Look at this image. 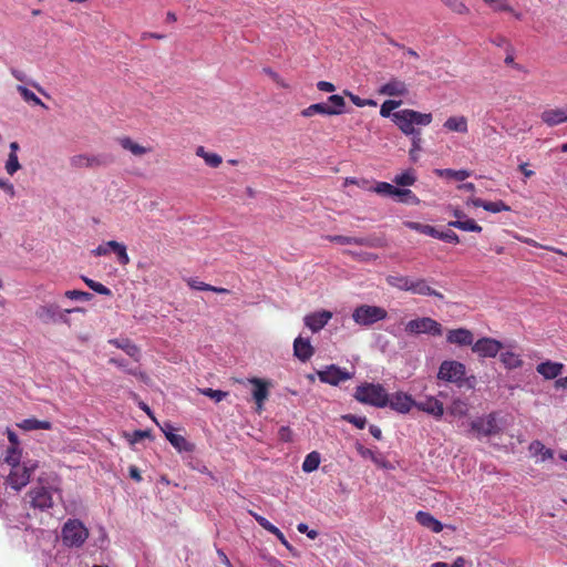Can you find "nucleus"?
Here are the masks:
<instances>
[{"instance_id": "obj_1", "label": "nucleus", "mask_w": 567, "mask_h": 567, "mask_svg": "<svg viewBox=\"0 0 567 567\" xmlns=\"http://www.w3.org/2000/svg\"><path fill=\"white\" fill-rule=\"evenodd\" d=\"M432 120L431 113H421L411 109L396 111L392 114V121L405 135L419 133L420 130L415 128V125L427 126L432 123Z\"/></svg>"}, {"instance_id": "obj_2", "label": "nucleus", "mask_w": 567, "mask_h": 567, "mask_svg": "<svg viewBox=\"0 0 567 567\" xmlns=\"http://www.w3.org/2000/svg\"><path fill=\"white\" fill-rule=\"evenodd\" d=\"M357 401L375 408H385L389 403V394L379 383H363L355 389Z\"/></svg>"}, {"instance_id": "obj_3", "label": "nucleus", "mask_w": 567, "mask_h": 567, "mask_svg": "<svg viewBox=\"0 0 567 567\" xmlns=\"http://www.w3.org/2000/svg\"><path fill=\"white\" fill-rule=\"evenodd\" d=\"M62 542L68 547H81L89 538V530L79 519H69L61 530Z\"/></svg>"}, {"instance_id": "obj_4", "label": "nucleus", "mask_w": 567, "mask_h": 567, "mask_svg": "<svg viewBox=\"0 0 567 567\" xmlns=\"http://www.w3.org/2000/svg\"><path fill=\"white\" fill-rule=\"evenodd\" d=\"M388 311L379 306L360 305L352 311V320L362 327H370L379 321L385 320Z\"/></svg>"}, {"instance_id": "obj_5", "label": "nucleus", "mask_w": 567, "mask_h": 567, "mask_svg": "<svg viewBox=\"0 0 567 567\" xmlns=\"http://www.w3.org/2000/svg\"><path fill=\"white\" fill-rule=\"evenodd\" d=\"M405 332L409 334L425 333L433 337H439L443 333V327L439 321L430 317H422L412 319L406 322Z\"/></svg>"}, {"instance_id": "obj_6", "label": "nucleus", "mask_w": 567, "mask_h": 567, "mask_svg": "<svg viewBox=\"0 0 567 567\" xmlns=\"http://www.w3.org/2000/svg\"><path fill=\"white\" fill-rule=\"evenodd\" d=\"M470 426L477 439L496 435L501 432L495 412L476 417L471 422Z\"/></svg>"}, {"instance_id": "obj_7", "label": "nucleus", "mask_w": 567, "mask_h": 567, "mask_svg": "<svg viewBox=\"0 0 567 567\" xmlns=\"http://www.w3.org/2000/svg\"><path fill=\"white\" fill-rule=\"evenodd\" d=\"M465 373L466 368L462 362L445 360L440 364L437 379L450 383H460L463 381Z\"/></svg>"}, {"instance_id": "obj_8", "label": "nucleus", "mask_w": 567, "mask_h": 567, "mask_svg": "<svg viewBox=\"0 0 567 567\" xmlns=\"http://www.w3.org/2000/svg\"><path fill=\"white\" fill-rule=\"evenodd\" d=\"M113 162V157L105 154L91 155V154H76L70 157V165L72 168H97L106 166Z\"/></svg>"}, {"instance_id": "obj_9", "label": "nucleus", "mask_w": 567, "mask_h": 567, "mask_svg": "<svg viewBox=\"0 0 567 567\" xmlns=\"http://www.w3.org/2000/svg\"><path fill=\"white\" fill-rule=\"evenodd\" d=\"M37 467V463L31 461L24 462L23 465L18 464L13 466L8 475L9 485L14 489L20 491L30 482L31 473Z\"/></svg>"}, {"instance_id": "obj_10", "label": "nucleus", "mask_w": 567, "mask_h": 567, "mask_svg": "<svg viewBox=\"0 0 567 567\" xmlns=\"http://www.w3.org/2000/svg\"><path fill=\"white\" fill-rule=\"evenodd\" d=\"M503 349V343L494 338L484 337L475 341L472 351L480 358H495Z\"/></svg>"}, {"instance_id": "obj_11", "label": "nucleus", "mask_w": 567, "mask_h": 567, "mask_svg": "<svg viewBox=\"0 0 567 567\" xmlns=\"http://www.w3.org/2000/svg\"><path fill=\"white\" fill-rule=\"evenodd\" d=\"M27 496L29 498L30 505L34 508L44 511L53 506L52 494L50 489L44 486H37L31 488Z\"/></svg>"}, {"instance_id": "obj_12", "label": "nucleus", "mask_w": 567, "mask_h": 567, "mask_svg": "<svg viewBox=\"0 0 567 567\" xmlns=\"http://www.w3.org/2000/svg\"><path fill=\"white\" fill-rule=\"evenodd\" d=\"M317 374L322 383H328L331 385H338L341 382L348 381L352 378V374L349 373L346 369H341L334 364L327 367L322 371H318Z\"/></svg>"}, {"instance_id": "obj_13", "label": "nucleus", "mask_w": 567, "mask_h": 567, "mask_svg": "<svg viewBox=\"0 0 567 567\" xmlns=\"http://www.w3.org/2000/svg\"><path fill=\"white\" fill-rule=\"evenodd\" d=\"M388 405L398 413L406 414L415 408V400L410 394L398 391L389 395Z\"/></svg>"}, {"instance_id": "obj_14", "label": "nucleus", "mask_w": 567, "mask_h": 567, "mask_svg": "<svg viewBox=\"0 0 567 567\" xmlns=\"http://www.w3.org/2000/svg\"><path fill=\"white\" fill-rule=\"evenodd\" d=\"M446 342L460 347H472L474 343V334L466 328L451 329L446 333Z\"/></svg>"}, {"instance_id": "obj_15", "label": "nucleus", "mask_w": 567, "mask_h": 567, "mask_svg": "<svg viewBox=\"0 0 567 567\" xmlns=\"http://www.w3.org/2000/svg\"><path fill=\"white\" fill-rule=\"evenodd\" d=\"M330 241L337 243L340 245H358V246H367V247H380V240L378 238L371 237H350L342 235H334L327 237Z\"/></svg>"}, {"instance_id": "obj_16", "label": "nucleus", "mask_w": 567, "mask_h": 567, "mask_svg": "<svg viewBox=\"0 0 567 567\" xmlns=\"http://www.w3.org/2000/svg\"><path fill=\"white\" fill-rule=\"evenodd\" d=\"M165 437L167 441L178 451V452H193L194 444L188 442L183 435L174 433V429L171 424L166 423L165 427H162Z\"/></svg>"}, {"instance_id": "obj_17", "label": "nucleus", "mask_w": 567, "mask_h": 567, "mask_svg": "<svg viewBox=\"0 0 567 567\" xmlns=\"http://www.w3.org/2000/svg\"><path fill=\"white\" fill-rule=\"evenodd\" d=\"M415 408L435 419H440L444 414L443 403L434 396H426L424 400L415 401Z\"/></svg>"}, {"instance_id": "obj_18", "label": "nucleus", "mask_w": 567, "mask_h": 567, "mask_svg": "<svg viewBox=\"0 0 567 567\" xmlns=\"http://www.w3.org/2000/svg\"><path fill=\"white\" fill-rule=\"evenodd\" d=\"M332 318V312L322 310L309 313L305 317V324L312 331H320Z\"/></svg>"}, {"instance_id": "obj_19", "label": "nucleus", "mask_w": 567, "mask_h": 567, "mask_svg": "<svg viewBox=\"0 0 567 567\" xmlns=\"http://www.w3.org/2000/svg\"><path fill=\"white\" fill-rule=\"evenodd\" d=\"M565 365L560 362H554L550 360L540 362L536 367L537 373H539L545 380H554L558 378Z\"/></svg>"}, {"instance_id": "obj_20", "label": "nucleus", "mask_w": 567, "mask_h": 567, "mask_svg": "<svg viewBox=\"0 0 567 567\" xmlns=\"http://www.w3.org/2000/svg\"><path fill=\"white\" fill-rule=\"evenodd\" d=\"M293 354L300 361L306 362L315 354V348L309 339L297 337L293 341Z\"/></svg>"}, {"instance_id": "obj_21", "label": "nucleus", "mask_w": 567, "mask_h": 567, "mask_svg": "<svg viewBox=\"0 0 567 567\" xmlns=\"http://www.w3.org/2000/svg\"><path fill=\"white\" fill-rule=\"evenodd\" d=\"M467 205H473L474 207H482L486 212L494 213V214L511 210V207L507 204H505L503 200L486 202L478 197H471L467 200Z\"/></svg>"}, {"instance_id": "obj_22", "label": "nucleus", "mask_w": 567, "mask_h": 567, "mask_svg": "<svg viewBox=\"0 0 567 567\" xmlns=\"http://www.w3.org/2000/svg\"><path fill=\"white\" fill-rule=\"evenodd\" d=\"M35 316L44 323L54 322L56 320H65L64 313L60 312L56 305H45L37 309Z\"/></svg>"}, {"instance_id": "obj_23", "label": "nucleus", "mask_w": 567, "mask_h": 567, "mask_svg": "<svg viewBox=\"0 0 567 567\" xmlns=\"http://www.w3.org/2000/svg\"><path fill=\"white\" fill-rule=\"evenodd\" d=\"M409 92L406 84L399 79H391L388 83L383 84L379 93L388 96H404Z\"/></svg>"}, {"instance_id": "obj_24", "label": "nucleus", "mask_w": 567, "mask_h": 567, "mask_svg": "<svg viewBox=\"0 0 567 567\" xmlns=\"http://www.w3.org/2000/svg\"><path fill=\"white\" fill-rule=\"evenodd\" d=\"M250 383L255 386L252 396L257 404V410L260 412L265 400L268 398V383L258 378L250 379Z\"/></svg>"}, {"instance_id": "obj_25", "label": "nucleus", "mask_w": 567, "mask_h": 567, "mask_svg": "<svg viewBox=\"0 0 567 567\" xmlns=\"http://www.w3.org/2000/svg\"><path fill=\"white\" fill-rule=\"evenodd\" d=\"M109 343L123 350L127 355H130L132 359H134V361H136V362L140 361V358H141L140 348L135 343H133L130 339H127V338L111 339V340H109Z\"/></svg>"}, {"instance_id": "obj_26", "label": "nucleus", "mask_w": 567, "mask_h": 567, "mask_svg": "<svg viewBox=\"0 0 567 567\" xmlns=\"http://www.w3.org/2000/svg\"><path fill=\"white\" fill-rule=\"evenodd\" d=\"M564 112L561 107L545 109L540 113V120L549 127L565 123Z\"/></svg>"}, {"instance_id": "obj_27", "label": "nucleus", "mask_w": 567, "mask_h": 567, "mask_svg": "<svg viewBox=\"0 0 567 567\" xmlns=\"http://www.w3.org/2000/svg\"><path fill=\"white\" fill-rule=\"evenodd\" d=\"M412 293L420 295V296H433L439 299H443V293L436 291L435 289L431 288L427 285V281L425 279H416L411 280L410 289Z\"/></svg>"}, {"instance_id": "obj_28", "label": "nucleus", "mask_w": 567, "mask_h": 567, "mask_svg": "<svg viewBox=\"0 0 567 567\" xmlns=\"http://www.w3.org/2000/svg\"><path fill=\"white\" fill-rule=\"evenodd\" d=\"M447 132L465 134L468 131L467 118L464 115L450 116L443 124Z\"/></svg>"}, {"instance_id": "obj_29", "label": "nucleus", "mask_w": 567, "mask_h": 567, "mask_svg": "<svg viewBox=\"0 0 567 567\" xmlns=\"http://www.w3.org/2000/svg\"><path fill=\"white\" fill-rule=\"evenodd\" d=\"M416 520L424 527L431 529L434 533H440L443 529V525L440 520L434 518L431 514L426 512H417Z\"/></svg>"}, {"instance_id": "obj_30", "label": "nucleus", "mask_w": 567, "mask_h": 567, "mask_svg": "<svg viewBox=\"0 0 567 567\" xmlns=\"http://www.w3.org/2000/svg\"><path fill=\"white\" fill-rule=\"evenodd\" d=\"M118 143L124 150L130 151L132 154H134L136 156H142L152 151L148 147H144V146L137 144L128 136L118 138Z\"/></svg>"}, {"instance_id": "obj_31", "label": "nucleus", "mask_w": 567, "mask_h": 567, "mask_svg": "<svg viewBox=\"0 0 567 567\" xmlns=\"http://www.w3.org/2000/svg\"><path fill=\"white\" fill-rule=\"evenodd\" d=\"M18 426L24 431H34V430H51L52 423L47 420H38L34 417L25 419Z\"/></svg>"}, {"instance_id": "obj_32", "label": "nucleus", "mask_w": 567, "mask_h": 567, "mask_svg": "<svg viewBox=\"0 0 567 567\" xmlns=\"http://www.w3.org/2000/svg\"><path fill=\"white\" fill-rule=\"evenodd\" d=\"M499 360L508 370L518 369L523 365L520 355L512 351L501 352Z\"/></svg>"}, {"instance_id": "obj_33", "label": "nucleus", "mask_w": 567, "mask_h": 567, "mask_svg": "<svg viewBox=\"0 0 567 567\" xmlns=\"http://www.w3.org/2000/svg\"><path fill=\"white\" fill-rule=\"evenodd\" d=\"M369 190L384 197H395L398 195L399 187L386 182H377L374 186L369 188Z\"/></svg>"}, {"instance_id": "obj_34", "label": "nucleus", "mask_w": 567, "mask_h": 567, "mask_svg": "<svg viewBox=\"0 0 567 567\" xmlns=\"http://www.w3.org/2000/svg\"><path fill=\"white\" fill-rule=\"evenodd\" d=\"M195 153L198 157H202L209 167L216 168L223 163L220 155L207 152L204 146H198Z\"/></svg>"}, {"instance_id": "obj_35", "label": "nucleus", "mask_w": 567, "mask_h": 567, "mask_svg": "<svg viewBox=\"0 0 567 567\" xmlns=\"http://www.w3.org/2000/svg\"><path fill=\"white\" fill-rule=\"evenodd\" d=\"M416 179L415 171L413 168H409L403 173L395 175L393 183L400 186V188H404L414 185Z\"/></svg>"}, {"instance_id": "obj_36", "label": "nucleus", "mask_w": 567, "mask_h": 567, "mask_svg": "<svg viewBox=\"0 0 567 567\" xmlns=\"http://www.w3.org/2000/svg\"><path fill=\"white\" fill-rule=\"evenodd\" d=\"M329 115H340L344 113L346 101L343 96L333 94L327 101Z\"/></svg>"}, {"instance_id": "obj_37", "label": "nucleus", "mask_w": 567, "mask_h": 567, "mask_svg": "<svg viewBox=\"0 0 567 567\" xmlns=\"http://www.w3.org/2000/svg\"><path fill=\"white\" fill-rule=\"evenodd\" d=\"M450 227L457 228L464 231H474V233H481L482 227L471 218L463 219V220H451L447 224Z\"/></svg>"}, {"instance_id": "obj_38", "label": "nucleus", "mask_w": 567, "mask_h": 567, "mask_svg": "<svg viewBox=\"0 0 567 567\" xmlns=\"http://www.w3.org/2000/svg\"><path fill=\"white\" fill-rule=\"evenodd\" d=\"M447 411L455 417H463L468 413V404L464 400L455 399L452 401Z\"/></svg>"}, {"instance_id": "obj_39", "label": "nucleus", "mask_w": 567, "mask_h": 567, "mask_svg": "<svg viewBox=\"0 0 567 567\" xmlns=\"http://www.w3.org/2000/svg\"><path fill=\"white\" fill-rule=\"evenodd\" d=\"M320 465V454L317 451L310 452L303 463H302V471L306 473H311L316 471Z\"/></svg>"}, {"instance_id": "obj_40", "label": "nucleus", "mask_w": 567, "mask_h": 567, "mask_svg": "<svg viewBox=\"0 0 567 567\" xmlns=\"http://www.w3.org/2000/svg\"><path fill=\"white\" fill-rule=\"evenodd\" d=\"M398 202L410 205H419L421 203L420 198L408 188H400L398 190V195L395 196Z\"/></svg>"}, {"instance_id": "obj_41", "label": "nucleus", "mask_w": 567, "mask_h": 567, "mask_svg": "<svg viewBox=\"0 0 567 567\" xmlns=\"http://www.w3.org/2000/svg\"><path fill=\"white\" fill-rule=\"evenodd\" d=\"M316 114L329 115L328 104L327 103H316V104L309 105L308 107H306L301 111V115L303 117H311Z\"/></svg>"}, {"instance_id": "obj_42", "label": "nucleus", "mask_w": 567, "mask_h": 567, "mask_svg": "<svg viewBox=\"0 0 567 567\" xmlns=\"http://www.w3.org/2000/svg\"><path fill=\"white\" fill-rule=\"evenodd\" d=\"M403 224L405 227H408L412 230L431 236L433 238L436 235V228L431 225H425V224H421V223H416V221H404Z\"/></svg>"}, {"instance_id": "obj_43", "label": "nucleus", "mask_w": 567, "mask_h": 567, "mask_svg": "<svg viewBox=\"0 0 567 567\" xmlns=\"http://www.w3.org/2000/svg\"><path fill=\"white\" fill-rule=\"evenodd\" d=\"M441 2L456 14L470 13V8L462 0H441Z\"/></svg>"}, {"instance_id": "obj_44", "label": "nucleus", "mask_w": 567, "mask_h": 567, "mask_svg": "<svg viewBox=\"0 0 567 567\" xmlns=\"http://www.w3.org/2000/svg\"><path fill=\"white\" fill-rule=\"evenodd\" d=\"M411 280L409 277L406 276H389L386 278V282L394 287V288H398L400 290H405V291H409L410 289V285H411Z\"/></svg>"}, {"instance_id": "obj_45", "label": "nucleus", "mask_w": 567, "mask_h": 567, "mask_svg": "<svg viewBox=\"0 0 567 567\" xmlns=\"http://www.w3.org/2000/svg\"><path fill=\"white\" fill-rule=\"evenodd\" d=\"M17 90L24 101L32 102L34 105H39L43 109H47V105L28 87L18 85Z\"/></svg>"}, {"instance_id": "obj_46", "label": "nucleus", "mask_w": 567, "mask_h": 567, "mask_svg": "<svg viewBox=\"0 0 567 567\" xmlns=\"http://www.w3.org/2000/svg\"><path fill=\"white\" fill-rule=\"evenodd\" d=\"M436 174L439 176L454 178L455 181H460V182L465 181L470 176V173L465 169L454 171L451 168L437 169Z\"/></svg>"}, {"instance_id": "obj_47", "label": "nucleus", "mask_w": 567, "mask_h": 567, "mask_svg": "<svg viewBox=\"0 0 567 567\" xmlns=\"http://www.w3.org/2000/svg\"><path fill=\"white\" fill-rule=\"evenodd\" d=\"M109 363L114 364L118 368H122L126 373H128L131 375L140 377L141 379H144V373L141 372L138 368H127L126 361L124 359L111 358L109 360Z\"/></svg>"}, {"instance_id": "obj_48", "label": "nucleus", "mask_w": 567, "mask_h": 567, "mask_svg": "<svg viewBox=\"0 0 567 567\" xmlns=\"http://www.w3.org/2000/svg\"><path fill=\"white\" fill-rule=\"evenodd\" d=\"M486 3L492 10L496 12H513L514 9L508 3L507 0H482Z\"/></svg>"}, {"instance_id": "obj_49", "label": "nucleus", "mask_w": 567, "mask_h": 567, "mask_svg": "<svg viewBox=\"0 0 567 567\" xmlns=\"http://www.w3.org/2000/svg\"><path fill=\"white\" fill-rule=\"evenodd\" d=\"M402 104V101H395V100H386L382 103L380 107V115L382 117H391L394 113L393 110L398 109Z\"/></svg>"}, {"instance_id": "obj_50", "label": "nucleus", "mask_w": 567, "mask_h": 567, "mask_svg": "<svg viewBox=\"0 0 567 567\" xmlns=\"http://www.w3.org/2000/svg\"><path fill=\"white\" fill-rule=\"evenodd\" d=\"M82 279L86 284V286L90 289H92L93 291H95L100 295H103V296L112 295V291L106 286L102 285L101 282L94 281L87 277H83Z\"/></svg>"}, {"instance_id": "obj_51", "label": "nucleus", "mask_w": 567, "mask_h": 567, "mask_svg": "<svg viewBox=\"0 0 567 567\" xmlns=\"http://www.w3.org/2000/svg\"><path fill=\"white\" fill-rule=\"evenodd\" d=\"M199 392L203 395L210 398L215 402H220L221 400L228 396V392L221 390H214L210 388L199 389Z\"/></svg>"}, {"instance_id": "obj_52", "label": "nucleus", "mask_w": 567, "mask_h": 567, "mask_svg": "<svg viewBox=\"0 0 567 567\" xmlns=\"http://www.w3.org/2000/svg\"><path fill=\"white\" fill-rule=\"evenodd\" d=\"M434 238L450 243V244H458L460 243V237L453 230L440 231L436 229V235L434 236Z\"/></svg>"}, {"instance_id": "obj_53", "label": "nucleus", "mask_w": 567, "mask_h": 567, "mask_svg": "<svg viewBox=\"0 0 567 567\" xmlns=\"http://www.w3.org/2000/svg\"><path fill=\"white\" fill-rule=\"evenodd\" d=\"M21 168L17 154H9L6 162V171L9 175H13Z\"/></svg>"}, {"instance_id": "obj_54", "label": "nucleus", "mask_w": 567, "mask_h": 567, "mask_svg": "<svg viewBox=\"0 0 567 567\" xmlns=\"http://www.w3.org/2000/svg\"><path fill=\"white\" fill-rule=\"evenodd\" d=\"M411 136H412V147H411L409 154H410V158L413 162H416L417 161L416 153L421 150V143H422L421 132L415 133Z\"/></svg>"}, {"instance_id": "obj_55", "label": "nucleus", "mask_w": 567, "mask_h": 567, "mask_svg": "<svg viewBox=\"0 0 567 567\" xmlns=\"http://www.w3.org/2000/svg\"><path fill=\"white\" fill-rule=\"evenodd\" d=\"M20 456L21 455L18 451V446H10L7 451L6 462L13 467L20 464Z\"/></svg>"}, {"instance_id": "obj_56", "label": "nucleus", "mask_w": 567, "mask_h": 567, "mask_svg": "<svg viewBox=\"0 0 567 567\" xmlns=\"http://www.w3.org/2000/svg\"><path fill=\"white\" fill-rule=\"evenodd\" d=\"M64 296L72 300H84L89 301L92 299V293L82 290H68Z\"/></svg>"}, {"instance_id": "obj_57", "label": "nucleus", "mask_w": 567, "mask_h": 567, "mask_svg": "<svg viewBox=\"0 0 567 567\" xmlns=\"http://www.w3.org/2000/svg\"><path fill=\"white\" fill-rule=\"evenodd\" d=\"M343 420L353 424L355 427L362 430L367 425V417L365 416H359L354 414H347L343 415Z\"/></svg>"}, {"instance_id": "obj_58", "label": "nucleus", "mask_w": 567, "mask_h": 567, "mask_svg": "<svg viewBox=\"0 0 567 567\" xmlns=\"http://www.w3.org/2000/svg\"><path fill=\"white\" fill-rule=\"evenodd\" d=\"M530 449H535V451L542 455L543 461L551 458L554 455V452L550 449H546L539 441L533 442Z\"/></svg>"}, {"instance_id": "obj_59", "label": "nucleus", "mask_w": 567, "mask_h": 567, "mask_svg": "<svg viewBox=\"0 0 567 567\" xmlns=\"http://www.w3.org/2000/svg\"><path fill=\"white\" fill-rule=\"evenodd\" d=\"M262 71L279 86L285 87V89L288 87V84L284 81V79L271 68H264Z\"/></svg>"}, {"instance_id": "obj_60", "label": "nucleus", "mask_w": 567, "mask_h": 567, "mask_svg": "<svg viewBox=\"0 0 567 567\" xmlns=\"http://www.w3.org/2000/svg\"><path fill=\"white\" fill-rule=\"evenodd\" d=\"M348 255L361 261H374L378 259V255L372 252H354L351 250L346 251Z\"/></svg>"}, {"instance_id": "obj_61", "label": "nucleus", "mask_w": 567, "mask_h": 567, "mask_svg": "<svg viewBox=\"0 0 567 567\" xmlns=\"http://www.w3.org/2000/svg\"><path fill=\"white\" fill-rule=\"evenodd\" d=\"M114 252L116 254L117 260L121 265L125 266L130 264V257L127 255L125 245L121 244V248H117Z\"/></svg>"}, {"instance_id": "obj_62", "label": "nucleus", "mask_w": 567, "mask_h": 567, "mask_svg": "<svg viewBox=\"0 0 567 567\" xmlns=\"http://www.w3.org/2000/svg\"><path fill=\"white\" fill-rule=\"evenodd\" d=\"M187 285L195 290L209 291L210 289V285L193 278L187 280Z\"/></svg>"}, {"instance_id": "obj_63", "label": "nucleus", "mask_w": 567, "mask_h": 567, "mask_svg": "<svg viewBox=\"0 0 567 567\" xmlns=\"http://www.w3.org/2000/svg\"><path fill=\"white\" fill-rule=\"evenodd\" d=\"M431 567H465V559L463 557H457L452 565H449L444 561H436L431 565Z\"/></svg>"}, {"instance_id": "obj_64", "label": "nucleus", "mask_w": 567, "mask_h": 567, "mask_svg": "<svg viewBox=\"0 0 567 567\" xmlns=\"http://www.w3.org/2000/svg\"><path fill=\"white\" fill-rule=\"evenodd\" d=\"M299 533L307 534L310 539H316L318 537V532L315 529H309L308 525L305 523H300L297 526Z\"/></svg>"}]
</instances>
